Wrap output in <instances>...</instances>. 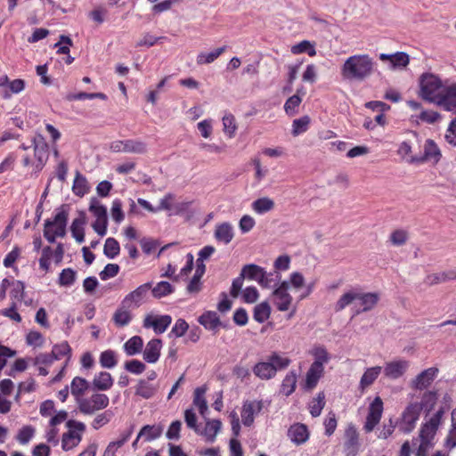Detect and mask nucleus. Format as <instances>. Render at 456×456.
Here are the masks:
<instances>
[{
    "instance_id": "nucleus-1",
    "label": "nucleus",
    "mask_w": 456,
    "mask_h": 456,
    "mask_svg": "<svg viewBox=\"0 0 456 456\" xmlns=\"http://www.w3.org/2000/svg\"><path fill=\"white\" fill-rule=\"evenodd\" d=\"M438 395L436 391H426L422 394L420 401H411L401 414L398 428L403 434H409L416 427L421 411L429 413L436 404Z\"/></svg>"
},
{
    "instance_id": "nucleus-2",
    "label": "nucleus",
    "mask_w": 456,
    "mask_h": 456,
    "mask_svg": "<svg viewBox=\"0 0 456 456\" xmlns=\"http://www.w3.org/2000/svg\"><path fill=\"white\" fill-rule=\"evenodd\" d=\"M376 63L369 54H354L348 57L341 67V76L345 80L362 82L375 70Z\"/></svg>"
},
{
    "instance_id": "nucleus-3",
    "label": "nucleus",
    "mask_w": 456,
    "mask_h": 456,
    "mask_svg": "<svg viewBox=\"0 0 456 456\" xmlns=\"http://www.w3.org/2000/svg\"><path fill=\"white\" fill-rule=\"evenodd\" d=\"M69 213L65 206L56 209L53 219H46L44 224V237L49 243L55 242L57 237L63 238L66 235V226Z\"/></svg>"
},
{
    "instance_id": "nucleus-4",
    "label": "nucleus",
    "mask_w": 456,
    "mask_h": 456,
    "mask_svg": "<svg viewBox=\"0 0 456 456\" xmlns=\"http://www.w3.org/2000/svg\"><path fill=\"white\" fill-rule=\"evenodd\" d=\"M419 86L421 98L437 104L444 89L441 79L437 76L426 73L421 76Z\"/></svg>"
},
{
    "instance_id": "nucleus-5",
    "label": "nucleus",
    "mask_w": 456,
    "mask_h": 456,
    "mask_svg": "<svg viewBox=\"0 0 456 456\" xmlns=\"http://www.w3.org/2000/svg\"><path fill=\"white\" fill-rule=\"evenodd\" d=\"M66 427L69 430L62 435L61 448L63 451H69L77 447L81 442L86 425L83 422L69 419L66 422Z\"/></svg>"
},
{
    "instance_id": "nucleus-6",
    "label": "nucleus",
    "mask_w": 456,
    "mask_h": 456,
    "mask_svg": "<svg viewBox=\"0 0 456 456\" xmlns=\"http://www.w3.org/2000/svg\"><path fill=\"white\" fill-rule=\"evenodd\" d=\"M110 403L109 396L105 394L94 393L88 397H83L77 403L79 411L85 415H93L104 410Z\"/></svg>"
},
{
    "instance_id": "nucleus-7",
    "label": "nucleus",
    "mask_w": 456,
    "mask_h": 456,
    "mask_svg": "<svg viewBox=\"0 0 456 456\" xmlns=\"http://www.w3.org/2000/svg\"><path fill=\"white\" fill-rule=\"evenodd\" d=\"M112 152H125L144 154L147 152V144L137 139L116 140L110 143Z\"/></svg>"
},
{
    "instance_id": "nucleus-8",
    "label": "nucleus",
    "mask_w": 456,
    "mask_h": 456,
    "mask_svg": "<svg viewBox=\"0 0 456 456\" xmlns=\"http://www.w3.org/2000/svg\"><path fill=\"white\" fill-rule=\"evenodd\" d=\"M383 412V402L379 396L374 398L369 406L366 421L363 428L366 433L371 432L379 423Z\"/></svg>"
},
{
    "instance_id": "nucleus-9",
    "label": "nucleus",
    "mask_w": 456,
    "mask_h": 456,
    "mask_svg": "<svg viewBox=\"0 0 456 456\" xmlns=\"http://www.w3.org/2000/svg\"><path fill=\"white\" fill-rule=\"evenodd\" d=\"M151 282H146L128 293L122 300L123 306L127 308L139 307L142 304L149 290L151 289Z\"/></svg>"
},
{
    "instance_id": "nucleus-10",
    "label": "nucleus",
    "mask_w": 456,
    "mask_h": 456,
    "mask_svg": "<svg viewBox=\"0 0 456 456\" xmlns=\"http://www.w3.org/2000/svg\"><path fill=\"white\" fill-rule=\"evenodd\" d=\"M442 154L436 143L428 139L424 145V154L419 157H411V162L421 164L427 161H432L434 164H437L441 159Z\"/></svg>"
},
{
    "instance_id": "nucleus-11",
    "label": "nucleus",
    "mask_w": 456,
    "mask_h": 456,
    "mask_svg": "<svg viewBox=\"0 0 456 456\" xmlns=\"http://www.w3.org/2000/svg\"><path fill=\"white\" fill-rule=\"evenodd\" d=\"M172 322V317L168 314L153 315L147 314L143 320L144 328H152L156 334L164 333Z\"/></svg>"
},
{
    "instance_id": "nucleus-12",
    "label": "nucleus",
    "mask_w": 456,
    "mask_h": 456,
    "mask_svg": "<svg viewBox=\"0 0 456 456\" xmlns=\"http://www.w3.org/2000/svg\"><path fill=\"white\" fill-rule=\"evenodd\" d=\"M288 289L289 282L282 281L273 293V304L279 311H287L291 305L292 297L288 293Z\"/></svg>"
},
{
    "instance_id": "nucleus-13",
    "label": "nucleus",
    "mask_w": 456,
    "mask_h": 456,
    "mask_svg": "<svg viewBox=\"0 0 456 456\" xmlns=\"http://www.w3.org/2000/svg\"><path fill=\"white\" fill-rule=\"evenodd\" d=\"M437 373L438 369L436 367L424 370L411 381V387L418 390L426 389L435 380Z\"/></svg>"
},
{
    "instance_id": "nucleus-14",
    "label": "nucleus",
    "mask_w": 456,
    "mask_h": 456,
    "mask_svg": "<svg viewBox=\"0 0 456 456\" xmlns=\"http://www.w3.org/2000/svg\"><path fill=\"white\" fill-rule=\"evenodd\" d=\"M344 448L347 455H354L359 448V433L355 426L352 423L348 424L345 430Z\"/></svg>"
},
{
    "instance_id": "nucleus-15",
    "label": "nucleus",
    "mask_w": 456,
    "mask_h": 456,
    "mask_svg": "<svg viewBox=\"0 0 456 456\" xmlns=\"http://www.w3.org/2000/svg\"><path fill=\"white\" fill-rule=\"evenodd\" d=\"M159 388L158 383L140 379L134 386V395L142 399H151L157 395Z\"/></svg>"
},
{
    "instance_id": "nucleus-16",
    "label": "nucleus",
    "mask_w": 456,
    "mask_h": 456,
    "mask_svg": "<svg viewBox=\"0 0 456 456\" xmlns=\"http://www.w3.org/2000/svg\"><path fill=\"white\" fill-rule=\"evenodd\" d=\"M261 401H247L243 403L241 409L242 423L246 427H250L254 422V415L262 410Z\"/></svg>"
},
{
    "instance_id": "nucleus-17",
    "label": "nucleus",
    "mask_w": 456,
    "mask_h": 456,
    "mask_svg": "<svg viewBox=\"0 0 456 456\" xmlns=\"http://www.w3.org/2000/svg\"><path fill=\"white\" fill-rule=\"evenodd\" d=\"M437 105L446 111H456V83L444 89Z\"/></svg>"
},
{
    "instance_id": "nucleus-18",
    "label": "nucleus",
    "mask_w": 456,
    "mask_h": 456,
    "mask_svg": "<svg viewBox=\"0 0 456 456\" xmlns=\"http://www.w3.org/2000/svg\"><path fill=\"white\" fill-rule=\"evenodd\" d=\"M310 433L305 425L295 423L288 430V436L296 444H304L309 438Z\"/></svg>"
},
{
    "instance_id": "nucleus-19",
    "label": "nucleus",
    "mask_w": 456,
    "mask_h": 456,
    "mask_svg": "<svg viewBox=\"0 0 456 456\" xmlns=\"http://www.w3.org/2000/svg\"><path fill=\"white\" fill-rule=\"evenodd\" d=\"M408 366V362L404 360L389 362L385 366L384 373L386 377L396 379L404 374Z\"/></svg>"
},
{
    "instance_id": "nucleus-20",
    "label": "nucleus",
    "mask_w": 456,
    "mask_h": 456,
    "mask_svg": "<svg viewBox=\"0 0 456 456\" xmlns=\"http://www.w3.org/2000/svg\"><path fill=\"white\" fill-rule=\"evenodd\" d=\"M162 347V341L159 338H153L150 340L143 351V359L149 363L156 362L160 356V350Z\"/></svg>"
},
{
    "instance_id": "nucleus-21",
    "label": "nucleus",
    "mask_w": 456,
    "mask_h": 456,
    "mask_svg": "<svg viewBox=\"0 0 456 456\" xmlns=\"http://www.w3.org/2000/svg\"><path fill=\"white\" fill-rule=\"evenodd\" d=\"M214 236L217 241L223 242L224 244H229L234 237L232 224L227 222L216 224Z\"/></svg>"
},
{
    "instance_id": "nucleus-22",
    "label": "nucleus",
    "mask_w": 456,
    "mask_h": 456,
    "mask_svg": "<svg viewBox=\"0 0 456 456\" xmlns=\"http://www.w3.org/2000/svg\"><path fill=\"white\" fill-rule=\"evenodd\" d=\"M90 383L84 378L75 377L70 383V393L77 403L85 397V393L89 389Z\"/></svg>"
},
{
    "instance_id": "nucleus-23",
    "label": "nucleus",
    "mask_w": 456,
    "mask_h": 456,
    "mask_svg": "<svg viewBox=\"0 0 456 456\" xmlns=\"http://www.w3.org/2000/svg\"><path fill=\"white\" fill-rule=\"evenodd\" d=\"M330 359V356L325 348L315 347V385L324 374L323 364L327 363Z\"/></svg>"
},
{
    "instance_id": "nucleus-24",
    "label": "nucleus",
    "mask_w": 456,
    "mask_h": 456,
    "mask_svg": "<svg viewBox=\"0 0 456 456\" xmlns=\"http://www.w3.org/2000/svg\"><path fill=\"white\" fill-rule=\"evenodd\" d=\"M253 373L262 380H268L275 377V369L267 360L256 363L252 369Z\"/></svg>"
},
{
    "instance_id": "nucleus-25",
    "label": "nucleus",
    "mask_w": 456,
    "mask_h": 456,
    "mask_svg": "<svg viewBox=\"0 0 456 456\" xmlns=\"http://www.w3.org/2000/svg\"><path fill=\"white\" fill-rule=\"evenodd\" d=\"M208 388L206 386L199 387L194 390L193 393V405L198 408L200 414L206 418L208 411V403L205 398V394Z\"/></svg>"
},
{
    "instance_id": "nucleus-26",
    "label": "nucleus",
    "mask_w": 456,
    "mask_h": 456,
    "mask_svg": "<svg viewBox=\"0 0 456 456\" xmlns=\"http://www.w3.org/2000/svg\"><path fill=\"white\" fill-rule=\"evenodd\" d=\"M198 322L207 330L216 331L221 325V321L218 314L214 311H207L202 314Z\"/></svg>"
},
{
    "instance_id": "nucleus-27",
    "label": "nucleus",
    "mask_w": 456,
    "mask_h": 456,
    "mask_svg": "<svg viewBox=\"0 0 456 456\" xmlns=\"http://www.w3.org/2000/svg\"><path fill=\"white\" fill-rule=\"evenodd\" d=\"M222 428V422L219 419H207L205 428L200 432V435L205 436V439L208 443H214L216 438V435Z\"/></svg>"
},
{
    "instance_id": "nucleus-28",
    "label": "nucleus",
    "mask_w": 456,
    "mask_h": 456,
    "mask_svg": "<svg viewBox=\"0 0 456 456\" xmlns=\"http://www.w3.org/2000/svg\"><path fill=\"white\" fill-rule=\"evenodd\" d=\"M94 388L98 391H107L113 386V379L110 373L101 371L95 375L93 380Z\"/></svg>"
},
{
    "instance_id": "nucleus-29",
    "label": "nucleus",
    "mask_w": 456,
    "mask_h": 456,
    "mask_svg": "<svg viewBox=\"0 0 456 456\" xmlns=\"http://www.w3.org/2000/svg\"><path fill=\"white\" fill-rule=\"evenodd\" d=\"M85 224L86 216L84 213H82L79 217L75 218L71 224V234L77 243H82L85 240Z\"/></svg>"
},
{
    "instance_id": "nucleus-30",
    "label": "nucleus",
    "mask_w": 456,
    "mask_h": 456,
    "mask_svg": "<svg viewBox=\"0 0 456 456\" xmlns=\"http://www.w3.org/2000/svg\"><path fill=\"white\" fill-rule=\"evenodd\" d=\"M265 269L255 264H249L243 266L241 270L242 276L248 280L263 281Z\"/></svg>"
},
{
    "instance_id": "nucleus-31",
    "label": "nucleus",
    "mask_w": 456,
    "mask_h": 456,
    "mask_svg": "<svg viewBox=\"0 0 456 456\" xmlns=\"http://www.w3.org/2000/svg\"><path fill=\"white\" fill-rule=\"evenodd\" d=\"M379 297L378 293L369 292V293H359L356 300L360 301L362 305V311L367 312L371 310L379 302Z\"/></svg>"
},
{
    "instance_id": "nucleus-32",
    "label": "nucleus",
    "mask_w": 456,
    "mask_h": 456,
    "mask_svg": "<svg viewBox=\"0 0 456 456\" xmlns=\"http://www.w3.org/2000/svg\"><path fill=\"white\" fill-rule=\"evenodd\" d=\"M381 370L382 368L380 366L368 368L361 378L360 388L364 390L366 387L372 385L379 376Z\"/></svg>"
},
{
    "instance_id": "nucleus-33",
    "label": "nucleus",
    "mask_w": 456,
    "mask_h": 456,
    "mask_svg": "<svg viewBox=\"0 0 456 456\" xmlns=\"http://www.w3.org/2000/svg\"><path fill=\"white\" fill-rule=\"evenodd\" d=\"M162 428L157 425H145L140 430L137 439L142 437L145 441L150 442L159 438L162 434Z\"/></svg>"
},
{
    "instance_id": "nucleus-34",
    "label": "nucleus",
    "mask_w": 456,
    "mask_h": 456,
    "mask_svg": "<svg viewBox=\"0 0 456 456\" xmlns=\"http://www.w3.org/2000/svg\"><path fill=\"white\" fill-rule=\"evenodd\" d=\"M297 374L294 371L289 372L283 379L280 393L284 396L290 395L296 389Z\"/></svg>"
},
{
    "instance_id": "nucleus-35",
    "label": "nucleus",
    "mask_w": 456,
    "mask_h": 456,
    "mask_svg": "<svg viewBox=\"0 0 456 456\" xmlns=\"http://www.w3.org/2000/svg\"><path fill=\"white\" fill-rule=\"evenodd\" d=\"M72 191L75 195L79 197H83L89 191V185L86 178L78 171L76 173L72 185Z\"/></svg>"
},
{
    "instance_id": "nucleus-36",
    "label": "nucleus",
    "mask_w": 456,
    "mask_h": 456,
    "mask_svg": "<svg viewBox=\"0 0 456 456\" xmlns=\"http://www.w3.org/2000/svg\"><path fill=\"white\" fill-rule=\"evenodd\" d=\"M251 208L256 214H265L273 209L274 201L268 197L259 198L252 202Z\"/></svg>"
},
{
    "instance_id": "nucleus-37",
    "label": "nucleus",
    "mask_w": 456,
    "mask_h": 456,
    "mask_svg": "<svg viewBox=\"0 0 456 456\" xmlns=\"http://www.w3.org/2000/svg\"><path fill=\"white\" fill-rule=\"evenodd\" d=\"M130 308L121 306L116 310L113 315V322L118 327L126 326L132 320V314L129 311Z\"/></svg>"
},
{
    "instance_id": "nucleus-38",
    "label": "nucleus",
    "mask_w": 456,
    "mask_h": 456,
    "mask_svg": "<svg viewBox=\"0 0 456 456\" xmlns=\"http://www.w3.org/2000/svg\"><path fill=\"white\" fill-rule=\"evenodd\" d=\"M268 361L275 369V374L278 370L286 369L291 362V360L277 352H273L268 357Z\"/></svg>"
},
{
    "instance_id": "nucleus-39",
    "label": "nucleus",
    "mask_w": 456,
    "mask_h": 456,
    "mask_svg": "<svg viewBox=\"0 0 456 456\" xmlns=\"http://www.w3.org/2000/svg\"><path fill=\"white\" fill-rule=\"evenodd\" d=\"M32 144L35 156L38 159L40 163H43L47 159V144L45 142L43 136L38 135L33 138Z\"/></svg>"
},
{
    "instance_id": "nucleus-40",
    "label": "nucleus",
    "mask_w": 456,
    "mask_h": 456,
    "mask_svg": "<svg viewBox=\"0 0 456 456\" xmlns=\"http://www.w3.org/2000/svg\"><path fill=\"white\" fill-rule=\"evenodd\" d=\"M142 346V338L139 336H134L124 344V350L127 355L131 356L141 353Z\"/></svg>"
},
{
    "instance_id": "nucleus-41",
    "label": "nucleus",
    "mask_w": 456,
    "mask_h": 456,
    "mask_svg": "<svg viewBox=\"0 0 456 456\" xmlns=\"http://www.w3.org/2000/svg\"><path fill=\"white\" fill-rule=\"evenodd\" d=\"M226 51V46L215 49L210 53H200L197 56V63L199 65L209 64L214 62L222 53Z\"/></svg>"
},
{
    "instance_id": "nucleus-42",
    "label": "nucleus",
    "mask_w": 456,
    "mask_h": 456,
    "mask_svg": "<svg viewBox=\"0 0 456 456\" xmlns=\"http://www.w3.org/2000/svg\"><path fill=\"white\" fill-rule=\"evenodd\" d=\"M271 314V307L266 302H262L254 307L253 318L259 323L265 322Z\"/></svg>"
},
{
    "instance_id": "nucleus-43",
    "label": "nucleus",
    "mask_w": 456,
    "mask_h": 456,
    "mask_svg": "<svg viewBox=\"0 0 456 456\" xmlns=\"http://www.w3.org/2000/svg\"><path fill=\"white\" fill-rule=\"evenodd\" d=\"M65 99L69 102L73 101H82V100H93V99H101L107 100V95L103 93H77V94H68L65 96Z\"/></svg>"
},
{
    "instance_id": "nucleus-44",
    "label": "nucleus",
    "mask_w": 456,
    "mask_h": 456,
    "mask_svg": "<svg viewBox=\"0 0 456 456\" xmlns=\"http://www.w3.org/2000/svg\"><path fill=\"white\" fill-rule=\"evenodd\" d=\"M100 364L103 368L112 369L118 364L117 354L111 349L105 350L101 353Z\"/></svg>"
},
{
    "instance_id": "nucleus-45",
    "label": "nucleus",
    "mask_w": 456,
    "mask_h": 456,
    "mask_svg": "<svg viewBox=\"0 0 456 456\" xmlns=\"http://www.w3.org/2000/svg\"><path fill=\"white\" fill-rule=\"evenodd\" d=\"M120 252V246L118 241L114 238H108L105 240L104 248H103V253L104 255L110 258L113 259L116 257Z\"/></svg>"
},
{
    "instance_id": "nucleus-46",
    "label": "nucleus",
    "mask_w": 456,
    "mask_h": 456,
    "mask_svg": "<svg viewBox=\"0 0 456 456\" xmlns=\"http://www.w3.org/2000/svg\"><path fill=\"white\" fill-rule=\"evenodd\" d=\"M322 425L324 427V435L326 436H331L337 427H338V419L336 413L333 411H330L325 417Z\"/></svg>"
},
{
    "instance_id": "nucleus-47",
    "label": "nucleus",
    "mask_w": 456,
    "mask_h": 456,
    "mask_svg": "<svg viewBox=\"0 0 456 456\" xmlns=\"http://www.w3.org/2000/svg\"><path fill=\"white\" fill-rule=\"evenodd\" d=\"M311 123V118L308 116H304L300 118L294 119L292 123V134L297 136L307 131Z\"/></svg>"
},
{
    "instance_id": "nucleus-48",
    "label": "nucleus",
    "mask_w": 456,
    "mask_h": 456,
    "mask_svg": "<svg viewBox=\"0 0 456 456\" xmlns=\"http://www.w3.org/2000/svg\"><path fill=\"white\" fill-rule=\"evenodd\" d=\"M151 289L155 298H161L174 292V287L167 281H160Z\"/></svg>"
},
{
    "instance_id": "nucleus-49",
    "label": "nucleus",
    "mask_w": 456,
    "mask_h": 456,
    "mask_svg": "<svg viewBox=\"0 0 456 456\" xmlns=\"http://www.w3.org/2000/svg\"><path fill=\"white\" fill-rule=\"evenodd\" d=\"M224 132L229 137L232 138L237 130V124L234 116L232 113H226L223 117Z\"/></svg>"
},
{
    "instance_id": "nucleus-50",
    "label": "nucleus",
    "mask_w": 456,
    "mask_h": 456,
    "mask_svg": "<svg viewBox=\"0 0 456 456\" xmlns=\"http://www.w3.org/2000/svg\"><path fill=\"white\" fill-rule=\"evenodd\" d=\"M89 211L96 219L108 218L107 208L95 197L90 200Z\"/></svg>"
},
{
    "instance_id": "nucleus-51",
    "label": "nucleus",
    "mask_w": 456,
    "mask_h": 456,
    "mask_svg": "<svg viewBox=\"0 0 456 456\" xmlns=\"http://www.w3.org/2000/svg\"><path fill=\"white\" fill-rule=\"evenodd\" d=\"M114 413L111 410H106L102 413L97 414L92 421V428L95 430L107 425L113 418Z\"/></svg>"
},
{
    "instance_id": "nucleus-52",
    "label": "nucleus",
    "mask_w": 456,
    "mask_h": 456,
    "mask_svg": "<svg viewBox=\"0 0 456 456\" xmlns=\"http://www.w3.org/2000/svg\"><path fill=\"white\" fill-rule=\"evenodd\" d=\"M444 447L448 450L456 447V409L452 412V428L444 440Z\"/></svg>"
},
{
    "instance_id": "nucleus-53",
    "label": "nucleus",
    "mask_w": 456,
    "mask_h": 456,
    "mask_svg": "<svg viewBox=\"0 0 456 456\" xmlns=\"http://www.w3.org/2000/svg\"><path fill=\"white\" fill-rule=\"evenodd\" d=\"M25 89V81L16 78L9 83L8 89L3 91V98L9 99L12 94H20Z\"/></svg>"
},
{
    "instance_id": "nucleus-54",
    "label": "nucleus",
    "mask_w": 456,
    "mask_h": 456,
    "mask_svg": "<svg viewBox=\"0 0 456 456\" xmlns=\"http://www.w3.org/2000/svg\"><path fill=\"white\" fill-rule=\"evenodd\" d=\"M77 277V273L72 268H65L63 269L59 276V284L63 287L71 286Z\"/></svg>"
},
{
    "instance_id": "nucleus-55",
    "label": "nucleus",
    "mask_w": 456,
    "mask_h": 456,
    "mask_svg": "<svg viewBox=\"0 0 456 456\" xmlns=\"http://www.w3.org/2000/svg\"><path fill=\"white\" fill-rule=\"evenodd\" d=\"M356 297H358V292L356 291L351 290L343 294L336 303V311L338 312L345 309L347 305L353 303V301L356 300Z\"/></svg>"
},
{
    "instance_id": "nucleus-56",
    "label": "nucleus",
    "mask_w": 456,
    "mask_h": 456,
    "mask_svg": "<svg viewBox=\"0 0 456 456\" xmlns=\"http://www.w3.org/2000/svg\"><path fill=\"white\" fill-rule=\"evenodd\" d=\"M52 354L55 360H60L65 356L70 357L71 348L67 341L54 345L52 349Z\"/></svg>"
},
{
    "instance_id": "nucleus-57",
    "label": "nucleus",
    "mask_w": 456,
    "mask_h": 456,
    "mask_svg": "<svg viewBox=\"0 0 456 456\" xmlns=\"http://www.w3.org/2000/svg\"><path fill=\"white\" fill-rule=\"evenodd\" d=\"M409 239L408 232L403 229L395 230L389 237V241L394 246H403Z\"/></svg>"
},
{
    "instance_id": "nucleus-58",
    "label": "nucleus",
    "mask_w": 456,
    "mask_h": 456,
    "mask_svg": "<svg viewBox=\"0 0 456 456\" xmlns=\"http://www.w3.org/2000/svg\"><path fill=\"white\" fill-rule=\"evenodd\" d=\"M436 429L432 428L425 424H422L419 435L420 442L435 444V436L436 435Z\"/></svg>"
},
{
    "instance_id": "nucleus-59",
    "label": "nucleus",
    "mask_w": 456,
    "mask_h": 456,
    "mask_svg": "<svg viewBox=\"0 0 456 456\" xmlns=\"http://www.w3.org/2000/svg\"><path fill=\"white\" fill-rule=\"evenodd\" d=\"M12 289L10 296L13 301H21L25 294V285L20 281H14L12 282Z\"/></svg>"
},
{
    "instance_id": "nucleus-60",
    "label": "nucleus",
    "mask_w": 456,
    "mask_h": 456,
    "mask_svg": "<svg viewBox=\"0 0 456 456\" xmlns=\"http://www.w3.org/2000/svg\"><path fill=\"white\" fill-rule=\"evenodd\" d=\"M35 428L32 426H24L17 434L16 439L20 444H28L34 436Z\"/></svg>"
},
{
    "instance_id": "nucleus-61",
    "label": "nucleus",
    "mask_w": 456,
    "mask_h": 456,
    "mask_svg": "<svg viewBox=\"0 0 456 456\" xmlns=\"http://www.w3.org/2000/svg\"><path fill=\"white\" fill-rule=\"evenodd\" d=\"M301 102L302 100L298 95L294 94L290 96L284 104L285 112L289 116L295 115L297 113V109L299 107Z\"/></svg>"
},
{
    "instance_id": "nucleus-62",
    "label": "nucleus",
    "mask_w": 456,
    "mask_h": 456,
    "mask_svg": "<svg viewBox=\"0 0 456 456\" xmlns=\"http://www.w3.org/2000/svg\"><path fill=\"white\" fill-rule=\"evenodd\" d=\"M110 214H111L112 219L117 224H120L124 220L125 215L122 210V202L120 200L116 199L113 200L111 209H110Z\"/></svg>"
},
{
    "instance_id": "nucleus-63",
    "label": "nucleus",
    "mask_w": 456,
    "mask_h": 456,
    "mask_svg": "<svg viewBox=\"0 0 456 456\" xmlns=\"http://www.w3.org/2000/svg\"><path fill=\"white\" fill-rule=\"evenodd\" d=\"M445 409L444 407L441 406L430 418L429 419L425 422L424 424L438 430L439 426L442 423V419L444 415Z\"/></svg>"
},
{
    "instance_id": "nucleus-64",
    "label": "nucleus",
    "mask_w": 456,
    "mask_h": 456,
    "mask_svg": "<svg viewBox=\"0 0 456 456\" xmlns=\"http://www.w3.org/2000/svg\"><path fill=\"white\" fill-rule=\"evenodd\" d=\"M125 369L132 374L139 375L145 370L146 366L141 361L134 359L126 362Z\"/></svg>"
}]
</instances>
